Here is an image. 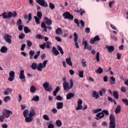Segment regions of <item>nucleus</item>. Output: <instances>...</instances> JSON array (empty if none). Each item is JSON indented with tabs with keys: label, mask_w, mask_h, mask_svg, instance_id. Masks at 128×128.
I'll return each instance as SVG.
<instances>
[{
	"label": "nucleus",
	"mask_w": 128,
	"mask_h": 128,
	"mask_svg": "<svg viewBox=\"0 0 128 128\" xmlns=\"http://www.w3.org/2000/svg\"><path fill=\"white\" fill-rule=\"evenodd\" d=\"M66 78H63V88L64 90L66 92H68L70 90V88H72L74 86V82L72 81V80L70 79V84L68 82H66Z\"/></svg>",
	"instance_id": "1"
},
{
	"label": "nucleus",
	"mask_w": 128,
	"mask_h": 128,
	"mask_svg": "<svg viewBox=\"0 0 128 128\" xmlns=\"http://www.w3.org/2000/svg\"><path fill=\"white\" fill-rule=\"evenodd\" d=\"M18 16V14H16V12H14V13H12V12H8V14H6V12H4L2 14V16L3 18H4L5 20H6V18H16V16Z\"/></svg>",
	"instance_id": "2"
},
{
	"label": "nucleus",
	"mask_w": 128,
	"mask_h": 128,
	"mask_svg": "<svg viewBox=\"0 0 128 128\" xmlns=\"http://www.w3.org/2000/svg\"><path fill=\"white\" fill-rule=\"evenodd\" d=\"M105 116H108L110 114V112L108 111V110H102V112H100L96 114V117L95 118L96 120H100V118H102L104 117Z\"/></svg>",
	"instance_id": "3"
},
{
	"label": "nucleus",
	"mask_w": 128,
	"mask_h": 128,
	"mask_svg": "<svg viewBox=\"0 0 128 128\" xmlns=\"http://www.w3.org/2000/svg\"><path fill=\"white\" fill-rule=\"evenodd\" d=\"M109 120H110L109 128H116V118L114 114H110Z\"/></svg>",
	"instance_id": "4"
},
{
	"label": "nucleus",
	"mask_w": 128,
	"mask_h": 128,
	"mask_svg": "<svg viewBox=\"0 0 128 128\" xmlns=\"http://www.w3.org/2000/svg\"><path fill=\"white\" fill-rule=\"evenodd\" d=\"M12 35L7 34H4L3 36V38L6 40L8 44H12Z\"/></svg>",
	"instance_id": "5"
},
{
	"label": "nucleus",
	"mask_w": 128,
	"mask_h": 128,
	"mask_svg": "<svg viewBox=\"0 0 128 128\" xmlns=\"http://www.w3.org/2000/svg\"><path fill=\"white\" fill-rule=\"evenodd\" d=\"M2 114L6 118H8L10 116V114H12V112L10 110L4 109L2 112Z\"/></svg>",
	"instance_id": "6"
},
{
	"label": "nucleus",
	"mask_w": 128,
	"mask_h": 128,
	"mask_svg": "<svg viewBox=\"0 0 128 128\" xmlns=\"http://www.w3.org/2000/svg\"><path fill=\"white\" fill-rule=\"evenodd\" d=\"M62 16L66 20H74V16L68 12H64Z\"/></svg>",
	"instance_id": "7"
},
{
	"label": "nucleus",
	"mask_w": 128,
	"mask_h": 128,
	"mask_svg": "<svg viewBox=\"0 0 128 128\" xmlns=\"http://www.w3.org/2000/svg\"><path fill=\"white\" fill-rule=\"evenodd\" d=\"M36 2L41 6H44V8H48V2H46L44 0H36Z\"/></svg>",
	"instance_id": "8"
},
{
	"label": "nucleus",
	"mask_w": 128,
	"mask_h": 128,
	"mask_svg": "<svg viewBox=\"0 0 128 128\" xmlns=\"http://www.w3.org/2000/svg\"><path fill=\"white\" fill-rule=\"evenodd\" d=\"M43 86L46 92H51L52 90V86H50V83L48 82H45L43 84Z\"/></svg>",
	"instance_id": "9"
},
{
	"label": "nucleus",
	"mask_w": 128,
	"mask_h": 128,
	"mask_svg": "<svg viewBox=\"0 0 128 128\" xmlns=\"http://www.w3.org/2000/svg\"><path fill=\"white\" fill-rule=\"evenodd\" d=\"M82 44H84V50H90L92 47V46H88V41L84 40L82 42Z\"/></svg>",
	"instance_id": "10"
},
{
	"label": "nucleus",
	"mask_w": 128,
	"mask_h": 128,
	"mask_svg": "<svg viewBox=\"0 0 128 128\" xmlns=\"http://www.w3.org/2000/svg\"><path fill=\"white\" fill-rule=\"evenodd\" d=\"M74 41L75 42V46L76 48H79L80 46H78V34L76 32H74Z\"/></svg>",
	"instance_id": "11"
},
{
	"label": "nucleus",
	"mask_w": 128,
	"mask_h": 128,
	"mask_svg": "<svg viewBox=\"0 0 128 128\" xmlns=\"http://www.w3.org/2000/svg\"><path fill=\"white\" fill-rule=\"evenodd\" d=\"M44 22L48 26H52V20L50 18H48V17L44 18Z\"/></svg>",
	"instance_id": "12"
},
{
	"label": "nucleus",
	"mask_w": 128,
	"mask_h": 128,
	"mask_svg": "<svg viewBox=\"0 0 128 128\" xmlns=\"http://www.w3.org/2000/svg\"><path fill=\"white\" fill-rule=\"evenodd\" d=\"M92 96L96 100H98L100 98V94L96 90H92Z\"/></svg>",
	"instance_id": "13"
},
{
	"label": "nucleus",
	"mask_w": 128,
	"mask_h": 128,
	"mask_svg": "<svg viewBox=\"0 0 128 128\" xmlns=\"http://www.w3.org/2000/svg\"><path fill=\"white\" fill-rule=\"evenodd\" d=\"M98 40H100V36H96L94 37V38H92L90 40V44H94L96 42H98Z\"/></svg>",
	"instance_id": "14"
},
{
	"label": "nucleus",
	"mask_w": 128,
	"mask_h": 128,
	"mask_svg": "<svg viewBox=\"0 0 128 128\" xmlns=\"http://www.w3.org/2000/svg\"><path fill=\"white\" fill-rule=\"evenodd\" d=\"M14 72L11 71L9 72L10 77L8 78V80L9 82H12L14 80Z\"/></svg>",
	"instance_id": "15"
},
{
	"label": "nucleus",
	"mask_w": 128,
	"mask_h": 128,
	"mask_svg": "<svg viewBox=\"0 0 128 128\" xmlns=\"http://www.w3.org/2000/svg\"><path fill=\"white\" fill-rule=\"evenodd\" d=\"M20 80H23L22 82H26V76H24V70H21L19 76Z\"/></svg>",
	"instance_id": "16"
},
{
	"label": "nucleus",
	"mask_w": 128,
	"mask_h": 128,
	"mask_svg": "<svg viewBox=\"0 0 128 128\" xmlns=\"http://www.w3.org/2000/svg\"><path fill=\"white\" fill-rule=\"evenodd\" d=\"M105 48H106V50H108V52H112L114 50V46H108V45H106Z\"/></svg>",
	"instance_id": "17"
},
{
	"label": "nucleus",
	"mask_w": 128,
	"mask_h": 128,
	"mask_svg": "<svg viewBox=\"0 0 128 128\" xmlns=\"http://www.w3.org/2000/svg\"><path fill=\"white\" fill-rule=\"evenodd\" d=\"M52 52L54 56H58L60 54V52L58 50L55 46L52 48Z\"/></svg>",
	"instance_id": "18"
},
{
	"label": "nucleus",
	"mask_w": 128,
	"mask_h": 128,
	"mask_svg": "<svg viewBox=\"0 0 128 128\" xmlns=\"http://www.w3.org/2000/svg\"><path fill=\"white\" fill-rule=\"evenodd\" d=\"M28 18V22H30V20H32V13H30L28 16V15H24V20H26Z\"/></svg>",
	"instance_id": "19"
},
{
	"label": "nucleus",
	"mask_w": 128,
	"mask_h": 128,
	"mask_svg": "<svg viewBox=\"0 0 128 128\" xmlns=\"http://www.w3.org/2000/svg\"><path fill=\"white\" fill-rule=\"evenodd\" d=\"M56 104L57 110H60L64 108V103L62 102H58Z\"/></svg>",
	"instance_id": "20"
},
{
	"label": "nucleus",
	"mask_w": 128,
	"mask_h": 128,
	"mask_svg": "<svg viewBox=\"0 0 128 128\" xmlns=\"http://www.w3.org/2000/svg\"><path fill=\"white\" fill-rule=\"evenodd\" d=\"M25 118V122H32V120L34 119V118L32 116H26V117Z\"/></svg>",
	"instance_id": "21"
},
{
	"label": "nucleus",
	"mask_w": 128,
	"mask_h": 128,
	"mask_svg": "<svg viewBox=\"0 0 128 128\" xmlns=\"http://www.w3.org/2000/svg\"><path fill=\"white\" fill-rule=\"evenodd\" d=\"M0 52H2V54H6V52H8V48L6 46H2L0 50Z\"/></svg>",
	"instance_id": "22"
},
{
	"label": "nucleus",
	"mask_w": 128,
	"mask_h": 128,
	"mask_svg": "<svg viewBox=\"0 0 128 128\" xmlns=\"http://www.w3.org/2000/svg\"><path fill=\"white\" fill-rule=\"evenodd\" d=\"M122 110V107L120 105H118L117 107L116 108L115 110V114H120V110Z\"/></svg>",
	"instance_id": "23"
},
{
	"label": "nucleus",
	"mask_w": 128,
	"mask_h": 128,
	"mask_svg": "<svg viewBox=\"0 0 128 128\" xmlns=\"http://www.w3.org/2000/svg\"><path fill=\"white\" fill-rule=\"evenodd\" d=\"M42 68H44V66L42 65V63H40L39 64H38V65L37 64V70H38L39 72H42Z\"/></svg>",
	"instance_id": "24"
},
{
	"label": "nucleus",
	"mask_w": 128,
	"mask_h": 128,
	"mask_svg": "<svg viewBox=\"0 0 128 128\" xmlns=\"http://www.w3.org/2000/svg\"><path fill=\"white\" fill-rule=\"evenodd\" d=\"M28 116H31L32 118L36 116V111H34V108H31V110L30 112V114Z\"/></svg>",
	"instance_id": "25"
},
{
	"label": "nucleus",
	"mask_w": 128,
	"mask_h": 128,
	"mask_svg": "<svg viewBox=\"0 0 128 128\" xmlns=\"http://www.w3.org/2000/svg\"><path fill=\"white\" fill-rule=\"evenodd\" d=\"M60 90V86H57L55 90L53 92L54 96H56V94H58Z\"/></svg>",
	"instance_id": "26"
},
{
	"label": "nucleus",
	"mask_w": 128,
	"mask_h": 128,
	"mask_svg": "<svg viewBox=\"0 0 128 128\" xmlns=\"http://www.w3.org/2000/svg\"><path fill=\"white\" fill-rule=\"evenodd\" d=\"M66 64L70 66H72V60H70V57H69L68 58H66Z\"/></svg>",
	"instance_id": "27"
},
{
	"label": "nucleus",
	"mask_w": 128,
	"mask_h": 128,
	"mask_svg": "<svg viewBox=\"0 0 128 128\" xmlns=\"http://www.w3.org/2000/svg\"><path fill=\"white\" fill-rule=\"evenodd\" d=\"M104 70L100 67H98V70H95V72L96 74H102Z\"/></svg>",
	"instance_id": "28"
},
{
	"label": "nucleus",
	"mask_w": 128,
	"mask_h": 128,
	"mask_svg": "<svg viewBox=\"0 0 128 128\" xmlns=\"http://www.w3.org/2000/svg\"><path fill=\"white\" fill-rule=\"evenodd\" d=\"M56 124L58 128H60L62 126V121L60 120H58L56 122Z\"/></svg>",
	"instance_id": "29"
},
{
	"label": "nucleus",
	"mask_w": 128,
	"mask_h": 128,
	"mask_svg": "<svg viewBox=\"0 0 128 128\" xmlns=\"http://www.w3.org/2000/svg\"><path fill=\"white\" fill-rule=\"evenodd\" d=\"M31 68L34 70H38V64L36 62H34L31 65Z\"/></svg>",
	"instance_id": "30"
},
{
	"label": "nucleus",
	"mask_w": 128,
	"mask_h": 128,
	"mask_svg": "<svg viewBox=\"0 0 128 128\" xmlns=\"http://www.w3.org/2000/svg\"><path fill=\"white\" fill-rule=\"evenodd\" d=\"M74 94L72 92L68 93L66 95V100H70V98H74Z\"/></svg>",
	"instance_id": "31"
},
{
	"label": "nucleus",
	"mask_w": 128,
	"mask_h": 128,
	"mask_svg": "<svg viewBox=\"0 0 128 128\" xmlns=\"http://www.w3.org/2000/svg\"><path fill=\"white\" fill-rule=\"evenodd\" d=\"M39 102L40 101V96H34L31 100V102Z\"/></svg>",
	"instance_id": "32"
},
{
	"label": "nucleus",
	"mask_w": 128,
	"mask_h": 128,
	"mask_svg": "<svg viewBox=\"0 0 128 128\" xmlns=\"http://www.w3.org/2000/svg\"><path fill=\"white\" fill-rule=\"evenodd\" d=\"M110 82L111 84H116V78L114 76H111L110 78Z\"/></svg>",
	"instance_id": "33"
},
{
	"label": "nucleus",
	"mask_w": 128,
	"mask_h": 128,
	"mask_svg": "<svg viewBox=\"0 0 128 128\" xmlns=\"http://www.w3.org/2000/svg\"><path fill=\"white\" fill-rule=\"evenodd\" d=\"M34 18L36 24H40V20H42V18H40L36 16H34Z\"/></svg>",
	"instance_id": "34"
},
{
	"label": "nucleus",
	"mask_w": 128,
	"mask_h": 128,
	"mask_svg": "<svg viewBox=\"0 0 128 128\" xmlns=\"http://www.w3.org/2000/svg\"><path fill=\"white\" fill-rule=\"evenodd\" d=\"M36 86H30V92H36Z\"/></svg>",
	"instance_id": "35"
},
{
	"label": "nucleus",
	"mask_w": 128,
	"mask_h": 128,
	"mask_svg": "<svg viewBox=\"0 0 128 128\" xmlns=\"http://www.w3.org/2000/svg\"><path fill=\"white\" fill-rule=\"evenodd\" d=\"M10 96H6L4 98V101L5 102H8V101L10 100Z\"/></svg>",
	"instance_id": "36"
},
{
	"label": "nucleus",
	"mask_w": 128,
	"mask_h": 128,
	"mask_svg": "<svg viewBox=\"0 0 128 128\" xmlns=\"http://www.w3.org/2000/svg\"><path fill=\"white\" fill-rule=\"evenodd\" d=\"M28 110L26 109L23 112V116L24 118L28 116Z\"/></svg>",
	"instance_id": "37"
},
{
	"label": "nucleus",
	"mask_w": 128,
	"mask_h": 128,
	"mask_svg": "<svg viewBox=\"0 0 128 128\" xmlns=\"http://www.w3.org/2000/svg\"><path fill=\"white\" fill-rule=\"evenodd\" d=\"M56 32L57 34H62V28H58L56 30Z\"/></svg>",
	"instance_id": "38"
},
{
	"label": "nucleus",
	"mask_w": 128,
	"mask_h": 128,
	"mask_svg": "<svg viewBox=\"0 0 128 128\" xmlns=\"http://www.w3.org/2000/svg\"><path fill=\"white\" fill-rule=\"evenodd\" d=\"M24 32L25 34H28V32H30V30L28 26L24 27Z\"/></svg>",
	"instance_id": "39"
},
{
	"label": "nucleus",
	"mask_w": 128,
	"mask_h": 128,
	"mask_svg": "<svg viewBox=\"0 0 128 128\" xmlns=\"http://www.w3.org/2000/svg\"><path fill=\"white\" fill-rule=\"evenodd\" d=\"M113 96L114 98H116V100H118V92L116 91L114 92Z\"/></svg>",
	"instance_id": "40"
},
{
	"label": "nucleus",
	"mask_w": 128,
	"mask_h": 128,
	"mask_svg": "<svg viewBox=\"0 0 128 128\" xmlns=\"http://www.w3.org/2000/svg\"><path fill=\"white\" fill-rule=\"evenodd\" d=\"M49 6L50 10H54L56 8V6L53 3H49Z\"/></svg>",
	"instance_id": "41"
},
{
	"label": "nucleus",
	"mask_w": 128,
	"mask_h": 128,
	"mask_svg": "<svg viewBox=\"0 0 128 128\" xmlns=\"http://www.w3.org/2000/svg\"><path fill=\"white\" fill-rule=\"evenodd\" d=\"M26 44H27V46H28V48H30V46H32V41H30V40H27Z\"/></svg>",
	"instance_id": "42"
},
{
	"label": "nucleus",
	"mask_w": 128,
	"mask_h": 128,
	"mask_svg": "<svg viewBox=\"0 0 128 128\" xmlns=\"http://www.w3.org/2000/svg\"><path fill=\"white\" fill-rule=\"evenodd\" d=\"M122 102L125 104V106H128V100L126 98H122Z\"/></svg>",
	"instance_id": "43"
},
{
	"label": "nucleus",
	"mask_w": 128,
	"mask_h": 128,
	"mask_svg": "<svg viewBox=\"0 0 128 128\" xmlns=\"http://www.w3.org/2000/svg\"><path fill=\"white\" fill-rule=\"evenodd\" d=\"M44 36H42L40 34H38L36 36V38H38L39 40H42Z\"/></svg>",
	"instance_id": "44"
},
{
	"label": "nucleus",
	"mask_w": 128,
	"mask_h": 128,
	"mask_svg": "<svg viewBox=\"0 0 128 128\" xmlns=\"http://www.w3.org/2000/svg\"><path fill=\"white\" fill-rule=\"evenodd\" d=\"M102 109L101 108H98L96 110H93L92 112L93 114H98V112H102Z\"/></svg>",
	"instance_id": "45"
},
{
	"label": "nucleus",
	"mask_w": 128,
	"mask_h": 128,
	"mask_svg": "<svg viewBox=\"0 0 128 128\" xmlns=\"http://www.w3.org/2000/svg\"><path fill=\"white\" fill-rule=\"evenodd\" d=\"M96 58L97 62H100V52H98L96 53Z\"/></svg>",
	"instance_id": "46"
},
{
	"label": "nucleus",
	"mask_w": 128,
	"mask_h": 128,
	"mask_svg": "<svg viewBox=\"0 0 128 128\" xmlns=\"http://www.w3.org/2000/svg\"><path fill=\"white\" fill-rule=\"evenodd\" d=\"M78 76L80 78H84V70H80L78 72Z\"/></svg>",
	"instance_id": "47"
},
{
	"label": "nucleus",
	"mask_w": 128,
	"mask_h": 128,
	"mask_svg": "<svg viewBox=\"0 0 128 128\" xmlns=\"http://www.w3.org/2000/svg\"><path fill=\"white\" fill-rule=\"evenodd\" d=\"M37 16L38 18H42V12L38 11L37 12Z\"/></svg>",
	"instance_id": "48"
},
{
	"label": "nucleus",
	"mask_w": 128,
	"mask_h": 128,
	"mask_svg": "<svg viewBox=\"0 0 128 128\" xmlns=\"http://www.w3.org/2000/svg\"><path fill=\"white\" fill-rule=\"evenodd\" d=\"M24 36H26V34H24V33H22L20 35L18 36V38L20 40H23V38H24Z\"/></svg>",
	"instance_id": "49"
},
{
	"label": "nucleus",
	"mask_w": 128,
	"mask_h": 128,
	"mask_svg": "<svg viewBox=\"0 0 128 128\" xmlns=\"http://www.w3.org/2000/svg\"><path fill=\"white\" fill-rule=\"evenodd\" d=\"M46 43L44 42L43 44L40 45V48L42 50H44V48H46Z\"/></svg>",
	"instance_id": "50"
},
{
	"label": "nucleus",
	"mask_w": 128,
	"mask_h": 128,
	"mask_svg": "<svg viewBox=\"0 0 128 128\" xmlns=\"http://www.w3.org/2000/svg\"><path fill=\"white\" fill-rule=\"evenodd\" d=\"M48 60H44L43 62H42V66H43V68H46V64L48 62Z\"/></svg>",
	"instance_id": "51"
},
{
	"label": "nucleus",
	"mask_w": 128,
	"mask_h": 128,
	"mask_svg": "<svg viewBox=\"0 0 128 128\" xmlns=\"http://www.w3.org/2000/svg\"><path fill=\"white\" fill-rule=\"evenodd\" d=\"M43 118L44 120H50V117L46 114H44L43 116Z\"/></svg>",
	"instance_id": "52"
},
{
	"label": "nucleus",
	"mask_w": 128,
	"mask_h": 128,
	"mask_svg": "<svg viewBox=\"0 0 128 128\" xmlns=\"http://www.w3.org/2000/svg\"><path fill=\"white\" fill-rule=\"evenodd\" d=\"M4 118H6L3 115L0 116V122H4Z\"/></svg>",
	"instance_id": "53"
},
{
	"label": "nucleus",
	"mask_w": 128,
	"mask_h": 128,
	"mask_svg": "<svg viewBox=\"0 0 128 128\" xmlns=\"http://www.w3.org/2000/svg\"><path fill=\"white\" fill-rule=\"evenodd\" d=\"M76 110H82V105L78 104L77 107L76 108Z\"/></svg>",
	"instance_id": "54"
},
{
	"label": "nucleus",
	"mask_w": 128,
	"mask_h": 128,
	"mask_svg": "<svg viewBox=\"0 0 128 128\" xmlns=\"http://www.w3.org/2000/svg\"><path fill=\"white\" fill-rule=\"evenodd\" d=\"M86 62H84V60H82V64L83 68H86Z\"/></svg>",
	"instance_id": "55"
},
{
	"label": "nucleus",
	"mask_w": 128,
	"mask_h": 128,
	"mask_svg": "<svg viewBox=\"0 0 128 128\" xmlns=\"http://www.w3.org/2000/svg\"><path fill=\"white\" fill-rule=\"evenodd\" d=\"M56 98L57 100H62V98L60 96H56Z\"/></svg>",
	"instance_id": "56"
},
{
	"label": "nucleus",
	"mask_w": 128,
	"mask_h": 128,
	"mask_svg": "<svg viewBox=\"0 0 128 128\" xmlns=\"http://www.w3.org/2000/svg\"><path fill=\"white\" fill-rule=\"evenodd\" d=\"M22 24V19H18L16 22V24H18V26H20Z\"/></svg>",
	"instance_id": "57"
},
{
	"label": "nucleus",
	"mask_w": 128,
	"mask_h": 128,
	"mask_svg": "<svg viewBox=\"0 0 128 128\" xmlns=\"http://www.w3.org/2000/svg\"><path fill=\"white\" fill-rule=\"evenodd\" d=\"M110 38H112V40H114L115 42H116V40H118V38H116V36H114L111 35Z\"/></svg>",
	"instance_id": "58"
},
{
	"label": "nucleus",
	"mask_w": 128,
	"mask_h": 128,
	"mask_svg": "<svg viewBox=\"0 0 128 128\" xmlns=\"http://www.w3.org/2000/svg\"><path fill=\"white\" fill-rule=\"evenodd\" d=\"M30 56H33L34 54V51L31 50L29 52Z\"/></svg>",
	"instance_id": "59"
},
{
	"label": "nucleus",
	"mask_w": 128,
	"mask_h": 128,
	"mask_svg": "<svg viewBox=\"0 0 128 128\" xmlns=\"http://www.w3.org/2000/svg\"><path fill=\"white\" fill-rule=\"evenodd\" d=\"M48 128H54V124L51 123L48 125Z\"/></svg>",
	"instance_id": "60"
},
{
	"label": "nucleus",
	"mask_w": 128,
	"mask_h": 128,
	"mask_svg": "<svg viewBox=\"0 0 128 128\" xmlns=\"http://www.w3.org/2000/svg\"><path fill=\"white\" fill-rule=\"evenodd\" d=\"M26 44H22L21 46V48H20V50H21L22 51H24V48H26Z\"/></svg>",
	"instance_id": "61"
},
{
	"label": "nucleus",
	"mask_w": 128,
	"mask_h": 128,
	"mask_svg": "<svg viewBox=\"0 0 128 128\" xmlns=\"http://www.w3.org/2000/svg\"><path fill=\"white\" fill-rule=\"evenodd\" d=\"M55 40H56L57 42H62V38H60V37L56 36Z\"/></svg>",
	"instance_id": "62"
},
{
	"label": "nucleus",
	"mask_w": 128,
	"mask_h": 128,
	"mask_svg": "<svg viewBox=\"0 0 128 128\" xmlns=\"http://www.w3.org/2000/svg\"><path fill=\"white\" fill-rule=\"evenodd\" d=\"M52 112H53V114H56V112H58V110H56V108H54L52 110Z\"/></svg>",
	"instance_id": "63"
},
{
	"label": "nucleus",
	"mask_w": 128,
	"mask_h": 128,
	"mask_svg": "<svg viewBox=\"0 0 128 128\" xmlns=\"http://www.w3.org/2000/svg\"><path fill=\"white\" fill-rule=\"evenodd\" d=\"M117 58L118 60H120V58L122 57V54L120 53H117Z\"/></svg>",
	"instance_id": "64"
}]
</instances>
